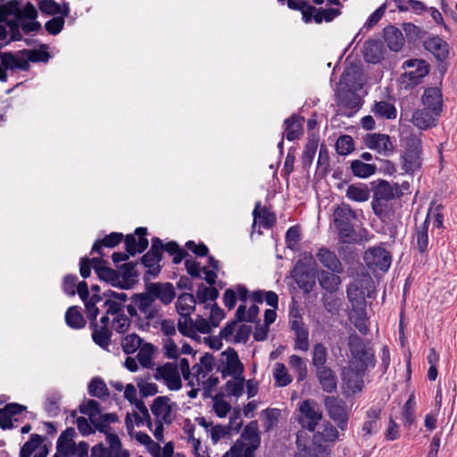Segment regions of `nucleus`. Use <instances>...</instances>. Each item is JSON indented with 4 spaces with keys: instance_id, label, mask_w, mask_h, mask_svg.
<instances>
[{
    "instance_id": "obj_1",
    "label": "nucleus",
    "mask_w": 457,
    "mask_h": 457,
    "mask_svg": "<svg viewBox=\"0 0 457 457\" xmlns=\"http://www.w3.org/2000/svg\"><path fill=\"white\" fill-rule=\"evenodd\" d=\"M150 296L146 293L136 294L131 303L127 305L128 313L142 330H149L151 327L158 328L162 316L160 305Z\"/></svg>"
},
{
    "instance_id": "obj_2",
    "label": "nucleus",
    "mask_w": 457,
    "mask_h": 457,
    "mask_svg": "<svg viewBox=\"0 0 457 457\" xmlns=\"http://www.w3.org/2000/svg\"><path fill=\"white\" fill-rule=\"evenodd\" d=\"M339 438L337 428L330 422H325L313 435L312 445L300 450L295 457H328L329 447Z\"/></svg>"
},
{
    "instance_id": "obj_3",
    "label": "nucleus",
    "mask_w": 457,
    "mask_h": 457,
    "mask_svg": "<svg viewBox=\"0 0 457 457\" xmlns=\"http://www.w3.org/2000/svg\"><path fill=\"white\" fill-rule=\"evenodd\" d=\"M177 408V403L168 396L162 395L154 399L150 405L151 412L154 417L151 430L157 440L163 439V426L173 422Z\"/></svg>"
},
{
    "instance_id": "obj_4",
    "label": "nucleus",
    "mask_w": 457,
    "mask_h": 457,
    "mask_svg": "<svg viewBox=\"0 0 457 457\" xmlns=\"http://www.w3.org/2000/svg\"><path fill=\"white\" fill-rule=\"evenodd\" d=\"M401 167L406 173H414L421 169L423 162L422 140L416 134L402 139Z\"/></svg>"
},
{
    "instance_id": "obj_5",
    "label": "nucleus",
    "mask_w": 457,
    "mask_h": 457,
    "mask_svg": "<svg viewBox=\"0 0 457 457\" xmlns=\"http://www.w3.org/2000/svg\"><path fill=\"white\" fill-rule=\"evenodd\" d=\"M9 15H14L25 32L36 31L40 28V24L35 21L37 12L30 3L22 7L17 2H10L7 5L0 6V21L7 20Z\"/></svg>"
},
{
    "instance_id": "obj_6",
    "label": "nucleus",
    "mask_w": 457,
    "mask_h": 457,
    "mask_svg": "<svg viewBox=\"0 0 457 457\" xmlns=\"http://www.w3.org/2000/svg\"><path fill=\"white\" fill-rule=\"evenodd\" d=\"M260 445L261 436L258 424L256 421H252L245 427L240 437L225 455H228V457H253L254 452Z\"/></svg>"
},
{
    "instance_id": "obj_7",
    "label": "nucleus",
    "mask_w": 457,
    "mask_h": 457,
    "mask_svg": "<svg viewBox=\"0 0 457 457\" xmlns=\"http://www.w3.org/2000/svg\"><path fill=\"white\" fill-rule=\"evenodd\" d=\"M79 410L81 414L87 416L95 427V431L97 430L104 435L112 430L110 424L119 420L118 415L114 412L103 413L100 403L93 399H84L79 404Z\"/></svg>"
},
{
    "instance_id": "obj_8",
    "label": "nucleus",
    "mask_w": 457,
    "mask_h": 457,
    "mask_svg": "<svg viewBox=\"0 0 457 457\" xmlns=\"http://www.w3.org/2000/svg\"><path fill=\"white\" fill-rule=\"evenodd\" d=\"M348 347L352 356L349 364L366 370L375 366L373 349L354 332L348 337Z\"/></svg>"
},
{
    "instance_id": "obj_9",
    "label": "nucleus",
    "mask_w": 457,
    "mask_h": 457,
    "mask_svg": "<svg viewBox=\"0 0 457 457\" xmlns=\"http://www.w3.org/2000/svg\"><path fill=\"white\" fill-rule=\"evenodd\" d=\"M334 223L338 230L341 239L345 243L355 240L353 222L356 220V213L348 204H343L337 206L333 212Z\"/></svg>"
},
{
    "instance_id": "obj_10",
    "label": "nucleus",
    "mask_w": 457,
    "mask_h": 457,
    "mask_svg": "<svg viewBox=\"0 0 457 457\" xmlns=\"http://www.w3.org/2000/svg\"><path fill=\"white\" fill-rule=\"evenodd\" d=\"M77 433L73 428H67L59 436V456L64 457H87L89 445L86 442L76 445L74 439Z\"/></svg>"
},
{
    "instance_id": "obj_11",
    "label": "nucleus",
    "mask_w": 457,
    "mask_h": 457,
    "mask_svg": "<svg viewBox=\"0 0 457 457\" xmlns=\"http://www.w3.org/2000/svg\"><path fill=\"white\" fill-rule=\"evenodd\" d=\"M195 421L204 429L213 444H217L220 439L230 435L233 429V423L235 424L234 430L237 432L242 426V420L238 416H236L233 420H231L228 425L214 424L205 417H197L195 419Z\"/></svg>"
},
{
    "instance_id": "obj_12",
    "label": "nucleus",
    "mask_w": 457,
    "mask_h": 457,
    "mask_svg": "<svg viewBox=\"0 0 457 457\" xmlns=\"http://www.w3.org/2000/svg\"><path fill=\"white\" fill-rule=\"evenodd\" d=\"M324 404L328 415L337 424V428L340 430H345L349 419V411L346 403L337 397L327 396L324 400Z\"/></svg>"
},
{
    "instance_id": "obj_13",
    "label": "nucleus",
    "mask_w": 457,
    "mask_h": 457,
    "mask_svg": "<svg viewBox=\"0 0 457 457\" xmlns=\"http://www.w3.org/2000/svg\"><path fill=\"white\" fill-rule=\"evenodd\" d=\"M300 415L298 421L303 428L314 431L322 420V412L317 404L310 400L303 401L299 406Z\"/></svg>"
},
{
    "instance_id": "obj_14",
    "label": "nucleus",
    "mask_w": 457,
    "mask_h": 457,
    "mask_svg": "<svg viewBox=\"0 0 457 457\" xmlns=\"http://www.w3.org/2000/svg\"><path fill=\"white\" fill-rule=\"evenodd\" d=\"M403 67L407 71L404 77L408 79V84L411 86L418 85L421 79L428 75L429 66L426 61L421 59H410L403 62Z\"/></svg>"
},
{
    "instance_id": "obj_15",
    "label": "nucleus",
    "mask_w": 457,
    "mask_h": 457,
    "mask_svg": "<svg viewBox=\"0 0 457 457\" xmlns=\"http://www.w3.org/2000/svg\"><path fill=\"white\" fill-rule=\"evenodd\" d=\"M155 377L162 380L166 386L172 391L179 390L182 386L178 366L175 363H166L156 369Z\"/></svg>"
},
{
    "instance_id": "obj_16",
    "label": "nucleus",
    "mask_w": 457,
    "mask_h": 457,
    "mask_svg": "<svg viewBox=\"0 0 457 457\" xmlns=\"http://www.w3.org/2000/svg\"><path fill=\"white\" fill-rule=\"evenodd\" d=\"M364 261L374 270L386 271L391 264V256L384 248L376 247L365 252Z\"/></svg>"
},
{
    "instance_id": "obj_17",
    "label": "nucleus",
    "mask_w": 457,
    "mask_h": 457,
    "mask_svg": "<svg viewBox=\"0 0 457 457\" xmlns=\"http://www.w3.org/2000/svg\"><path fill=\"white\" fill-rule=\"evenodd\" d=\"M366 370L358 369L349 364L342 370L341 377L343 384L352 393L361 391L363 387V376Z\"/></svg>"
},
{
    "instance_id": "obj_18",
    "label": "nucleus",
    "mask_w": 457,
    "mask_h": 457,
    "mask_svg": "<svg viewBox=\"0 0 457 457\" xmlns=\"http://www.w3.org/2000/svg\"><path fill=\"white\" fill-rule=\"evenodd\" d=\"M76 288H77V292H78L79 297L82 299V301L85 303V307L87 310V316L88 317V319L92 320L91 325H93V321H96V319L99 312V309L96 306V304L98 303L102 302L103 299L96 293H94L91 295V297H89L88 287L85 281L77 283Z\"/></svg>"
},
{
    "instance_id": "obj_19",
    "label": "nucleus",
    "mask_w": 457,
    "mask_h": 457,
    "mask_svg": "<svg viewBox=\"0 0 457 457\" xmlns=\"http://www.w3.org/2000/svg\"><path fill=\"white\" fill-rule=\"evenodd\" d=\"M49 453V446L46 439L37 434L31 435L30 439L26 442L21 449L20 457H46Z\"/></svg>"
},
{
    "instance_id": "obj_20",
    "label": "nucleus",
    "mask_w": 457,
    "mask_h": 457,
    "mask_svg": "<svg viewBox=\"0 0 457 457\" xmlns=\"http://www.w3.org/2000/svg\"><path fill=\"white\" fill-rule=\"evenodd\" d=\"M163 245L159 238L153 239L151 249L142 257L143 264L148 268L147 272L156 276L160 272V262L162 254Z\"/></svg>"
},
{
    "instance_id": "obj_21",
    "label": "nucleus",
    "mask_w": 457,
    "mask_h": 457,
    "mask_svg": "<svg viewBox=\"0 0 457 457\" xmlns=\"http://www.w3.org/2000/svg\"><path fill=\"white\" fill-rule=\"evenodd\" d=\"M364 144L368 148L374 150L384 156L388 155L394 150V145L391 142L390 137L386 134H368L364 137Z\"/></svg>"
},
{
    "instance_id": "obj_22",
    "label": "nucleus",
    "mask_w": 457,
    "mask_h": 457,
    "mask_svg": "<svg viewBox=\"0 0 457 457\" xmlns=\"http://www.w3.org/2000/svg\"><path fill=\"white\" fill-rule=\"evenodd\" d=\"M150 297L156 302L159 299L163 304L170 303L176 296L174 287L171 283H151L146 287V292Z\"/></svg>"
},
{
    "instance_id": "obj_23",
    "label": "nucleus",
    "mask_w": 457,
    "mask_h": 457,
    "mask_svg": "<svg viewBox=\"0 0 457 457\" xmlns=\"http://www.w3.org/2000/svg\"><path fill=\"white\" fill-rule=\"evenodd\" d=\"M146 228H137L134 235H128L125 238L126 251L129 255L137 253L144 252L147 245L148 240L145 238Z\"/></svg>"
},
{
    "instance_id": "obj_24",
    "label": "nucleus",
    "mask_w": 457,
    "mask_h": 457,
    "mask_svg": "<svg viewBox=\"0 0 457 457\" xmlns=\"http://www.w3.org/2000/svg\"><path fill=\"white\" fill-rule=\"evenodd\" d=\"M7 69L27 70L28 62L24 58L18 57L11 53L0 52V80H6Z\"/></svg>"
},
{
    "instance_id": "obj_25",
    "label": "nucleus",
    "mask_w": 457,
    "mask_h": 457,
    "mask_svg": "<svg viewBox=\"0 0 457 457\" xmlns=\"http://www.w3.org/2000/svg\"><path fill=\"white\" fill-rule=\"evenodd\" d=\"M422 103L436 116H439L443 107L441 90L438 87L427 88L422 96Z\"/></svg>"
},
{
    "instance_id": "obj_26",
    "label": "nucleus",
    "mask_w": 457,
    "mask_h": 457,
    "mask_svg": "<svg viewBox=\"0 0 457 457\" xmlns=\"http://www.w3.org/2000/svg\"><path fill=\"white\" fill-rule=\"evenodd\" d=\"M348 287H353L357 289L356 293H361L365 297H375L374 281L368 273L362 272L361 274H357V276Z\"/></svg>"
},
{
    "instance_id": "obj_27",
    "label": "nucleus",
    "mask_w": 457,
    "mask_h": 457,
    "mask_svg": "<svg viewBox=\"0 0 457 457\" xmlns=\"http://www.w3.org/2000/svg\"><path fill=\"white\" fill-rule=\"evenodd\" d=\"M316 257L318 261L327 269L335 273L343 272V266L340 260L334 252L328 248L322 247L319 249Z\"/></svg>"
},
{
    "instance_id": "obj_28",
    "label": "nucleus",
    "mask_w": 457,
    "mask_h": 457,
    "mask_svg": "<svg viewBox=\"0 0 457 457\" xmlns=\"http://www.w3.org/2000/svg\"><path fill=\"white\" fill-rule=\"evenodd\" d=\"M438 116L428 109L416 110L411 119V123L420 129H428L436 126V120Z\"/></svg>"
},
{
    "instance_id": "obj_29",
    "label": "nucleus",
    "mask_w": 457,
    "mask_h": 457,
    "mask_svg": "<svg viewBox=\"0 0 457 457\" xmlns=\"http://www.w3.org/2000/svg\"><path fill=\"white\" fill-rule=\"evenodd\" d=\"M424 47L440 61L445 60L448 55L447 43L438 37L427 39L424 42Z\"/></svg>"
},
{
    "instance_id": "obj_30",
    "label": "nucleus",
    "mask_w": 457,
    "mask_h": 457,
    "mask_svg": "<svg viewBox=\"0 0 457 457\" xmlns=\"http://www.w3.org/2000/svg\"><path fill=\"white\" fill-rule=\"evenodd\" d=\"M384 37L387 46L395 52H398L404 45V37L400 29L389 26L384 30Z\"/></svg>"
},
{
    "instance_id": "obj_31",
    "label": "nucleus",
    "mask_w": 457,
    "mask_h": 457,
    "mask_svg": "<svg viewBox=\"0 0 457 457\" xmlns=\"http://www.w3.org/2000/svg\"><path fill=\"white\" fill-rule=\"evenodd\" d=\"M196 301L195 296L189 293L179 295L176 302V310L181 317L190 316L195 309Z\"/></svg>"
},
{
    "instance_id": "obj_32",
    "label": "nucleus",
    "mask_w": 457,
    "mask_h": 457,
    "mask_svg": "<svg viewBox=\"0 0 457 457\" xmlns=\"http://www.w3.org/2000/svg\"><path fill=\"white\" fill-rule=\"evenodd\" d=\"M350 321L362 335H367L369 332L368 315L366 308L351 309L348 314Z\"/></svg>"
},
{
    "instance_id": "obj_33",
    "label": "nucleus",
    "mask_w": 457,
    "mask_h": 457,
    "mask_svg": "<svg viewBox=\"0 0 457 457\" xmlns=\"http://www.w3.org/2000/svg\"><path fill=\"white\" fill-rule=\"evenodd\" d=\"M319 382L325 392L331 393L337 389V378L331 369L321 367L317 370Z\"/></svg>"
},
{
    "instance_id": "obj_34",
    "label": "nucleus",
    "mask_w": 457,
    "mask_h": 457,
    "mask_svg": "<svg viewBox=\"0 0 457 457\" xmlns=\"http://www.w3.org/2000/svg\"><path fill=\"white\" fill-rule=\"evenodd\" d=\"M370 189L366 184H353L348 186L345 195L353 202L362 203L370 198Z\"/></svg>"
},
{
    "instance_id": "obj_35",
    "label": "nucleus",
    "mask_w": 457,
    "mask_h": 457,
    "mask_svg": "<svg viewBox=\"0 0 457 457\" xmlns=\"http://www.w3.org/2000/svg\"><path fill=\"white\" fill-rule=\"evenodd\" d=\"M372 112L380 118L394 120L397 116L395 106L387 101L376 102L371 108Z\"/></svg>"
},
{
    "instance_id": "obj_36",
    "label": "nucleus",
    "mask_w": 457,
    "mask_h": 457,
    "mask_svg": "<svg viewBox=\"0 0 457 457\" xmlns=\"http://www.w3.org/2000/svg\"><path fill=\"white\" fill-rule=\"evenodd\" d=\"M338 273L322 270L318 275L320 285L328 292H335L341 284V278Z\"/></svg>"
},
{
    "instance_id": "obj_37",
    "label": "nucleus",
    "mask_w": 457,
    "mask_h": 457,
    "mask_svg": "<svg viewBox=\"0 0 457 457\" xmlns=\"http://www.w3.org/2000/svg\"><path fill=\"white\" fill-rule=\"evenodd\" d=\"M92 265L96 273L101 279L111 283H114L115 280L117 279L116 271L113 270L112 269L106 267L105 262L97 258H93Z\"/></svg>"
},
{
    "instance_id": "obj_38",
    "label": "nucleus",
    "mask_w": 457,
    "mask_h": 457,
    "mask_svg": "<svg viewBox=\"0 0 457 457\" xmlns=\"http://www.w3.org/2000/svg\"><path fill=\"white\" fill-rule=\"evenodd\" d=\"M303 119L297 116H292L285 120V135L287 140L292 141L300 137L303 130Z\"/></svg>"
},
{
    "instance_id": "obj_39",
    "label": "nucleus",
    "mask_w": 457,
    "mask_h": 457,
    "mask_svg": "<svg viewBox=\"0 0 457 457\" xmlns=\"http://www.w3.org/2000/svg\"><path fill=\"white\" fill-rule=\"evenodd\" d=\"M95 328L92 333L94 342L103 349H107L111 342L112 332L106 326L94 325Z\"/></svg>"
},
{
    "instance_id": "obj_40",
    "label": "nucleus",
    "mask_w": 457,
    "mask_h": 457,
    "mask_svg": "<svg viewBox=\"0 0 457 457\" xmlns=\"http://www.w3.org/2000/svg\"><path fill=\"white\" fill-rule=\"evenodd\" d=\"M365 60L370 63H377L382 58L381 45L378 41L366 42L363 50Z\"/></svg>"
},
{
    "instance_id": "obj_41",
    "label": "nucleus",
    "mask_w": 457,
    "mask_h": 457,
    "mask_svg": "<svg viewBox=\"0 0 457 457\" xmlns=\"http://www.w3.org/2000/svg\"><path fill=\"white\" fill-rule=\"evenodd\" d=\"M26 409L25 406H22L18 403H9L5 405L3 409H0V426L3 428H11L12 427V419L13 417L8 413L12 410L13 411H24Z\"/></svg>"
},
{
    "instance_id": "obj_42",
    "label": "nucleus",
    "mask_w": 457,
    "mask_h": 457,
    "mask_svg": "<svg viewBox=\"0 0 457 457\" xmlns=\"http://www.w3.org/2000/svg\"><path fill=\"white\" fill-rule=\"evenodd\" d=\"M66 324L75 329L82 328L86 325V320L76 306L70 307L65 314Z\"/></svg>"
},
{
    "instance_id": "obj_43",
    "label": "nucleus",
    "mask_w": 457,
    "mask_h": 457,
    "mask_svg": "<svg viewBox=\"0 0 457 457\" xmlns=\"http://www.w3.org/2000/svg\"><path fill=\"white\" fill-rule=\"evenodd\" d=\"M367 420L363 423L361 430L365 436L371 435L378 430V421L380 416V410L371 408L366 412Z\"/></svg>"
},
{
    "instance_id": "obj_44",
    "label": "nucleus",
    "mask_w": 457,
    "mask_h": 457,
    "mask_svg": "<svg viewBox=\"0 0 457 457\" xmlns=\"http://www.w3.org/2000/svg\"><path fill=\"white\" fill-rule=\"evenodd\" d=\"M373 197L386 202L394 199V187L386 180H379L374 187Z\"/></svg>"
},
{
    "instance_id": "obj_45",
    "label": "nucleus",
    "mask_w": 457,
    "mask_h": 457,
    "mask_svg": "<svg viewBox=\"0 0 457 457\" xmlns=\"http://www.w3.org/2000/svg\"><path fill=\"white\" fill-rule=\"evenodd\" d=\"M219 296V291L213 287H207L204 286L199 287L196 292V297L200 303H204L205 307H209L212 305V303H214L215 300Z\"/></svg>"
},
{
    "instance_id": "obj_46",
    "label": "nucleus",
    "mask_w": 457,
    "mask_h": 457,
    "mask_svg": "<svg viewBox=\"0 0 457 457\" xmlns=\"http://www.w3.org/2000/svg\"><path fill=\"white\" fill-rule=\"evenodd\" d=\"M88 394L99 399H105L110 393L105 382L98 378H93L88 385Z\"/></svg>"
},
{
    "instance_id": "obj_47",
    "label": "nucleus",
    "mask_w": 457,
    "mask_h": 457,
    "mask_svg": "<svg viewBox=\"0 0 457 457\" xmlns=\"http://www.w3.org/2000/svg\"><path fill=\"white\" fill-rule=\"evenodd\" d=\"M71 421L76 424L79 433L82 436H89L95 433V427L93 428L89 420L83 416H78L77 411L71 412Z\"/></svg>"
},
{
    "instance_id": "obj_48",
    "label": "nucleus",
    "mask_w": 457,
    "mask_h": 457,
    "mask_svg": "<svg viewBox=\"0 0 457 457\" xmlns=\"http://www.w3.org/2000/svg\"><path fill=\"white\" fill-rule=\"evenodd\" d=\"M351 169L354 176L368 178L376 172L377 167L374 164L364 163L361 160L353 161Z\"/></svg>"
},
{
    "instance_id": "obj_49",
    "label": "nucleus",
    "mask_w": 457,
    "mask_h": 457,
    "mask_svg": "<svg viewBox=\"0 0 457 457\" xmlns=\"http://www.w3.org/2000/svg\"><path fill=\"white\" fill-rule=\"evenodd\" d=\"M319 145V139L313 137L309 139V142L305 145L304 151L302 154V163L304 169L309 168L312 163L316 151Z\"/></svg>"
},
{
    "instance_id": "obj_50",
    "label": "nucleus",
    "mask_w": 457,
    "mask_h": 457,
    "mask_svg": "<svg viewBox=\"0 0 457 457\" xmlns=\"http://www.w3.org/2000/svg\"><path fill=\"white\" fill-rule=\"evenodd\" d=\"M289 367L297 374L298 380L303 381L306 378L308 371L305 361L295 354H292L288 358Z\"/></svg>"
},
{
    "instance_id": "obj_51",
    "label": "nucleus",
    "mask_w": 457,
    "mask_h": 457,
    "mask_svg": "<svg viewBox=\"0 0 457 457\" xmlns=\"http://www.w3.org/2000/svg\"><path fill=\"white\" fill-rule=\"evenodd\" d=\"M253 224H259L260 226H262L264 228L269 227L272 221L273 217L270 214V212L266 209L261 207V204L257 203L255 205V208L253 212Z\"/></svg>"
},
{
    "instance_id": "obj_52",
    "label": "nucleus",
    "mask_w": 457,
    "mask_h": 457,
    "mask_svg": "<svg viewBox=\"0 0 457 457\" xmlns=\"http://www.w3.org/2000/svg\"><path fill=\"white\" fill-rule=\"evenodd\" d=\"M273 377L278 386H286L292 382L287 369L284 363L277 362L273 370Z\"/></svg>"
},
{
    "instance_id": "obj_53",
    "label": "nucleus",
    "mask_w": 457,
    "mask_h": 457,
    "mask_svg": "<svg viewBox=\"0 0 457 457\" xmlns=\"http://www.w3.org/2000/svg\"><path fill=\"white\" fill-rule=\"evenodd\" d=\"M138 350L137 357L139 363L145 368L151 367L155 347L150 343H145L141 345Z\"/></svg>"
},
{
    "instance_id": "obj_54",
    "label": "nucleus",
    "mask_w": 457,
    "mask_h": 457,
    "mask_svg": "<svg viewBox=\"0 0 457 457\" xmlns=\"http://www.w3.org/2000/svg\"><path fill=\"white\" fill-rule=\"evenodd\" d=\"M288 7L295 10H299L302 12L303 20L309 23L313 18V13L316 8L308 4L304 1L295 2V0H288Z\"/></svg>"
},
{
    "instance_id": "obj_55",
    "label": "nucleus",
    "mask_w": 457,
    "mask_h": 457,
    "mask_svg": "<svg viewBox=\"0 0 457 457\" xmlns=\"http://www.w3.org/2000/svg\"><path fill=\"white\" fill-rule=\"evenodd\" d=\"M123 235L121 233H111L110 235L106 236L102 240H97L95 242L92 250L94 252H97L100 253V249L102 246L106 247H114L117 245H119L122 240Z\"/></svg>"
},
{
    "instance_id": "obj_56",
    "label": "nucleus",
    "mask_w": 457,
    "mask_h": 457,
    "mask_svg": "<svg viewBox=\"0 0 457 457\" xmlns=\"http://www.w3.org/2000/svg\"><path fill=\"white\" fill-rule=\"evenodd\" d=\"M243 371V365L240 362L237 354L232 351L227 358V363L224 372L228 375L236 376L241 374Z\"/></svg>"
},
{
    "instance_id": "obj_57",
    "label": "nucleus",
    "mask_w": 457,
    "mask_h": 457,
    "mask_svg": "<svg viewBox=\"0 0 457 457\" xmlns=\"http://www.w3.org/2000/svg\"><path fill=\"white\" fill-rule=\"evenodd\" d=\"M17 56L24 58L29 63V62H46L49 58V54L45 46H41L38 49L28 50L22 55Z\"/></svg>"
},
{
    "instance_id": "obj_58",
    "label": "nucleus",
    "mask_w": 457,
    "mask_h": 457,
    "mask_svg": "<svg viewBox=\"0 0 457 457\" xmlns=\"http://www.w3.org/2000/svg\"><path fill=\"white\" fill-rule=\"evenodd\" d=\"M143 344L142 339L136 334L126 336L121 341V347L125 353H134Z\"/></svg>"
},
{
    "instance_id": "obj_59",
    "label": "nucleus",
    "mask_w": 457,
    "mask_h": 457,
    "mask_svg": "<svg viewBox=\"0 0 457 457\" xmlns=\"http://www.w3.org/2000/svg\"><path fill=\"white\" fill-rule=\"evenodd\" d=\"M357 289L353 287H348L346 293L347 298L351 304V309H365L367 306L366 297L361 293H356Z\"/></svg>"
},
{
    "instance_id": "obj_60",
    "label": "nucleus",
    "mask_w": 457,
    "mask_h": 457,
    "mask_svg": "<svg viewBox=\"0 0 457 457\" xmlns=\"http://www.w3.org/2000/svg\"><path fill=\"white\" fill-rule=\"evenodd\" d=\"M327 348L322 344H316L312 351V364L318 369L326 367L327 361Z\"/></svg>"
},
{
    "instance_id": "obj_61",
    "label": "nucleus",
    "mask_w": 457,
    "mask_h": 457,
    "mask_svg": "<svg viewBox=\"0 0 457 457\" xmlns=\"http://www.w3.org/2000/svg\"><path fill=\"white\" fill-rule=\"evenodd\" d=\"M428 225L427 222H423L420 226L417 227L416 241L417 247L420 253L425 252L428 245Z\"/></svg>"
},
{
    "instance_id": "obj_62",
    "label": "nucleus",
    "mask_w": 457,
    "mask_h": 457,
    "mask_svg": "<svg viewBox=\"0 0 457 457\" xmlns=\"http://www.w3.org/2000/svg\"><path fill=\"white\" fill-rule=\"evenodd\" d=\"M431 220L433 221L434 225L437 228H441L443 226L444 215L442 212L441 204L430 207L428 212L426 220L423 222H427V225L428 226Z\"/></svg>"
},
{
    "instance_id": "obj_63",
    "label": "nucleus",
    "mask_w": 457,
    "mask_h": 457,
    "mask_svg": "<svg viewBox=\"0 0 457 457\" xmlns=\"http://www.w3.org/2000/svg\"><path fill=\"white\" fill-rule=\"evenodd\" d=\"M336 148L339 154L346 155L353 150V142L351 136L339 137L336 143Z\"/></svg>"
},
{
    "instance_id": "obj_64",
    "label": "nucleus",
    "mask_w": 457,
    "mask_h": 457,
    "mask_svg": "<svg viewBox=\"0 0 457 457\" xmlns=\"http://www.w3.org/2000/svg\"><path fill=\"white\" fill-rule=\"evenodd\" d=\"M262 416L263 417L265 431H270L278 422L279 411L278 409H267L262 412Z\"/></svg>"
}]
</instances>
